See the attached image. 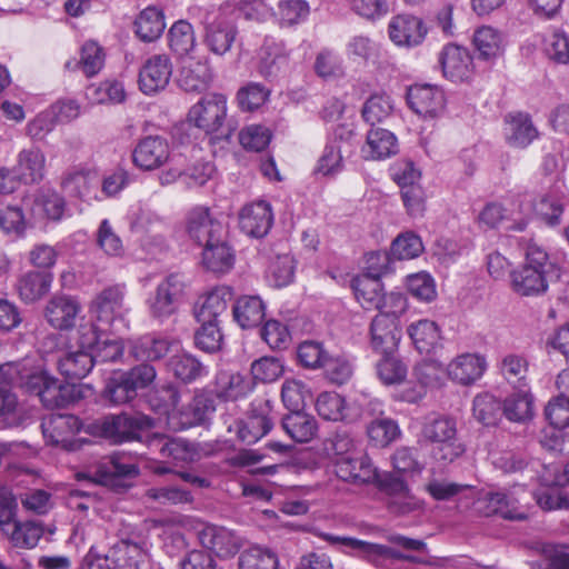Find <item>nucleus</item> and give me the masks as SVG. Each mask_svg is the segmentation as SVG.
Wrapping results in <instances>:
<instances>
[{
    "mask_svg": "<svg viewBox=\"0 0 569 569\" xmlns=\"http://www.w3.org/2000/svg\"><path fill=\"white\" fill-rule=\"evenodd\" d=\"M401 340L398 322L385 316H376L370 325V347L378 355L397 353Z\"/></svg>",
    "mask_w": 569,
    "mask_h": 569,
    "instance_id": "2eb2a0df",
    "label": "nucleus"
},
{
    "mask_svg": "<svg viewBox=\"0 0 569 569\" xmlns=\"http://www.w3.org/2000/svg\"><path fill=\"white\" fill-rule=\"evenodd\" d=\"M170 371L181 381L190 382L204 373V367L192 355L179 352L169 360Z\"/></svg>",
    "mask_w": 569,
    "mask_h": 569,
    "instance_id": "de8ad7c7",
    "label": "nucleus"
},
{
    "mask_svg": "<svg viewBox=\"0 0 569 569\" xmlns=\"http://www.w3.org/2000/svg\"><path fill=\"white\" fill-rule=\"evenodd\" d=\"M81 307L79 302L67 296L53 297L49 300L44 316L47 321L56 329L64 330L73 326Z\"/></svg>",
    "mask_w": 569,
    "mask_h": 569,
    "instance_id": "c85d7f7f",
    "label": "nucleus"
},
{
    "mask_svg": "<svg viewBox=\"0 0 569 569\" xmlns=\"http://www.w3.org/2000/svg\"><path fill=\"white\" fill-rule=\"evenodd\" d=\"M19 383L24 385L30 391L36 392L47 408L62 407L69 398L80 397L78 387L63 386L47 372H37L30 376H20Z\"/></svg>",
    "mask_w": 569,
    "mask_h": 569,
    "instance_id": "39448f33",
    "label": "nucleus"
},
{
    "mask_svg": "<svg viewBox=\"0 0 569 569\" xmlns=\"http://www.w3.org/2000/svg\"><path fill=\"white\" fill-rule=\"evenodd\" d=\"M392 110L391 98L387 94H372L363 104L362 117L371 126L383 121Z\"/></svg>",
    "mask_w": 569,
    "mask_h": 569,
    "instance_id": "0e129e2a",
    "label": "nucleus"
},
{
    "mask_svg": "<svg viewBox=\"0 0 569 569\" xmlns=\"http://www.w3.org/2000/svg\"><path fill=\"white\" fill-rule=\"evenodd\" d=\"M443 76L451 81H463L472 73V58L469 51L457 44L446 46L440 53Z\"/></svg>",
    "mask_w": 569,
    "mask_h": 569,
    "instance_id": "4be33fe9",
    "label": "nucleus"
},
{
    "mask_svg": "<svg viewBox=\"0 0 569 569\" xmlns=\"http://www.w3.org/2000/svg\"><path fill=\"white\" fill-rule=\"evenodd\" d=\"M407 335L420 353H429L437 347L441 330L436 321L419 319L407 327Z\"/></svg>",
    "mask_w": 569,
    "mask_h": 569,
    "instance_id": "2f4dec72",
    "label": "nucleus"
},
{
    "mask_svg": "<svg viewBox=\"0 0 569 569\" xmlns=\"http://www.w3.org/2000/svg\"><path fill=\"white\" fill-rule=\"evenodd\" d=\"M284 431L297 442H309L318 431L313 416L301 410L291 411L282 419Z\"/></svg>",
    "mask_w": 569,
    "mask_h": 569,
    "instance_id": "c9c22d12",
    "label": "nucleus"
},
{
    "mask_svg": "<svg viewBox=\"0 0 569 569\" xmlns=\"http://www.w3.org/2000/svg\"><path fill=\"white\" fill-rule=\"evenodd\" d=\"M232 296V290L228 286H218L201 295L194 306L197 321H219Z\"/></svg>",
    "mask_w": 569,
    "mask_h": 569,
    "instance_id": "aec40b11",
    "label": "nucleus"
},
{
    "mask_svg": "<svg viewBox=\"0 0 569 569\" xmlns=\"http://www.w3.org/2000/svg\"><path fill=\"white\" fill-rule=\"evenodd\" d=\"M347 153L342 150V146L336 141H328L322 154L320 156L317 166L316 173L323 177H333L342 171L343 169V154Z\"/></svg>",
    "mask_w": 569,
    "mask_h": 569,
    "instance_id": "603ef678",
    "label": "nucleus"
},
{
    "mask_svg": "<svg viewBox=\"0 0 569 569\" xmlns=\"http://www.w3.org/2000/svg\"><path fill=\"white\" fill-rule=\"evenodd\" d=\"M52 277L40 271H28L22 274L17 283L19 297L27 303L34 302L48 293Z\"/></svg>",
    "mask_w": 569,
    "mask_h": 569,
    "instance_id": "e433bc0d",
    "label": "nucleus"
},
{
    "mask_svg": "<svg viewBox=\"0 0 569 569\" xmlns=\"http://www.w3.org/2000/svg\"><path fill=\"white\" fill-rule=\"evenodd\" d=\"M169 47L178 57H186L197 46L196 33L191 23L186 20L176 21L168 32Z\"/></svg>",
    "mask_w": 569,
    "mask_h": 569,
    "instance_id": "79ce46f5",
    "label": "nucleus"
},
{
    "mask_svg": "<svg viewBox=\"0 0 569 569\" xmlns=\"http://www.w3.org/2000/svg\"><path fill=\"white\" fill-rule=\"evenodd\" d=\"M370 272L352 280V289L357 301L366 310H376L383 295V286L379 279L381 269L369 267Z\"/></svg>",
    "mask_w": 569,
    "mask_h": 569,
    "instance_id": "bb28decb",
    "label": "nucleus"
},
{
    "mask_svg": "<svg viewBox=\"0 0 569 569\" xmlns=\"http://www.w3.org/2000/svg\"><path fill=\"white\" fill-rule=\"evenodd\" d=\"M187 232L199 244H207L222 237L223 226L206 207L193 208L187 218Z\"/></svg>",
    "mask_w": 569,
    "mask_h": 569,
    "instance_id": "dca6fc26",
    "label": "nucleus"
},
{
    "mask_svg": "<svg viewBox=\"0 0 569 569\" xmlns=\"http://www.w3.org/2000/svg\"><path fill=\"white\" fill-rule=\"evenodd\" d=\"M367 435L375 446L386 447L399 437L400 429L392 419H375L367 427Z\"/></svg>",
    "mask_w": 569,
    "mask_h": 569,
    "instance_id": "13d9d810",
    "label": "nucleus"
},
{
    "mask_svg": "<svg viewBox=\"0 0 569 569\" xmlns=\"http://www.w3.org/2000/svg\"><path fill=\"white\" fill-rule=\"evenodd\" d=\"M272 429L271 420L266 416H252L237 425L238 438L252 445L260 440Z\"/></svg>",
    "mask_w": 569,
    "mask_h": 569,
    "instance_id": "6e6d98bb",
    "label": "nucleus"
},
{
    "mask_svg": "<svg viewBox=\"0 0 569 569\" xmlns=\"http://www.w3.org/2000/svg\"><path fill=\"white\" fill-rule=\"evenodd\" d=\"M502 410L497 398L489 392L478 393L472 401V416L482 425H495Z\"/></svg>",
    "mask_w": 569,
    "mask_h": 569,
    "instance_id": "864d4df0",
    "label": "nucleus"
},
{
    "mask_svg": "<svg viewBox=\"0 0 569 569\" xmlns=\"http://www.w3.org/2000/svg\"><path fill=\"white\" fill-rule=\"evenodd\" d=\"M502 415L511 422H526L535 415V398L527 383L510 392L503 400Z\"/></svg>",
    "mask_w": 569,
    "mask_h": 569,
    "instance_id": "b1692460",
    "label": "nucleus"
},
{
    "mask_svg": "<svg viewBox=\"0 0 569 569\" xmlns=\"http://www.w3.org/2000/svg\"><path fill=\"white\" fill-rule=\"evenodd\" d=\"M296 261L289 253L277 256L269 266L268 277L274 287L290 284L295 278Z\"/></svg>",
    "mask_w": 569,
    "mask_h": 569,
    "instance_id": "4d7b16f0",
    "label": "nucleus"
},
{
    "mask_svg": "<svg viewBox=\"0 0 569 569\" xmlns=\"http://www.w3.org/2000/svg\"><path fill=\"white\" fill-rule=\"evenodd\" d=\"M273 222L270 203L260 200L244 206L239 213L241 230L253 238L264 237Z\"/></svg>",
    "mask_w": 569,
    "mask_h": 569,
    "instance_id": "6ab92c4d",
    "label": "nucleus"
},
{
    "mask_svg": "<svg viewBox=\"0 0 569 569\" xmlns=\"http://www.w3.org/2000/svg\"><path fill=\"white\" fill-rule=\"evenodd\" d=\"M46 162L43 151L37 146H30L19 151L13 169L20 182L38 183L44 178Z\"/></svg>",
    "mask_w": 569,
    "mask_h": 569,
    "instance_id": "5701e85b",
    "label": "nucleus"
},
{
    "mask_svg": "<svg viewBox=\"0 0 569 569\" xmlns=\"http://www.w3.org/2000/svg\"><path fill=\"white\" fill-rule=\"evenodd\" d=\"M503 134L509 146L526 148L538 137V131L529 114L517 112L505 117Z\"/></svg>",
    "mask_w": 569,
    "mask_h": 569,
    "instance_id": "393cba45",
    "label": "nucleus"
},
{
    "mask_svg": "<svg viewBox=\"0 0 569 569\" xmlns=\"http://www.w3.org/2000/svg\"><path fill=\"white\" fill-rule=\"evenodd\" d=\"M399 150L397 137L383 128H372L367 133L361 152L367 160H385Z\"/></svg>",
    "mask_w": 569,
    "mask_h": 569,
    "instance_id": "cd10ccee",
    "label": "nucleus"
},
{
    "mask_svg": "<svg viewBox=\"0 0 569 569\" xmlns=\"http://www.w3.org/2000/svg\"><path fill=\"white\" fill-rule=\"evenodd\" d=\"M407 101L410 109L425 119H436L446 109L445 92L432 84H413L408 89Z\"/></svg>",
    "mask_w": 569,
    "mask_h": 569,
    "instance_id": "0eeeda50",
    "label": "nucleus"
},
{
    "mask_svg": "<svg viewBox=\"0 0 569 569\" xmlns=\"http://www.w3.org/2000/svg\"><path fill=\"white\" fill-rule=\"evenodd\" d=\"M147 423L144 417L121 413L103 417L96 422V428L103 438L118 443L137 439Z\"/></svg>",
    "mask_w": 569,
    "mask_h": 569,
    "instance_id": "6e6552de",
    "label": "nucleus"
},
{
    "mask_svg": "<svg viewBox=\"0 0 569 569\" xmlns=\"http://www.w3.org/2000/svg\"><path fill=\"white\" fill-rule=\"evenodd\" d=\"M456 421L449 417L427 420L418 436L420 447L429 448L430 457L447 466L466 452V446L458 439Z\"/></svg>",
    "mask_w": 569,
    "mask_h": 569,
    "instance_id": "f03ea898",
    "label": "nucleus"
},
{
    "mask_svg": "<svg viewBox=\"0 0 569 569\" xmlns=\"http://www.w3.org/2000/svg\"><path fill=\"white\" fill-rule=\"evenodd\" d=\"M98 183L97 171L87 168H73L67 171L61 180V187L67 193L81 199L89 198Z\"/></svg>",
    "mask_w": 569,
    "mask_h": 569,
    "instance_id": "7c9ffc66",
    "label": "nucleus"
},
{
    "mask_svg": "<svg viewBox=\"0 0 569 569\" xmlns=\"http://www.w3.org/2000/svg\"><path fill=\"white\" fill-rule=\"evenodd\" d=\"M388 33L396 46L412 48L425 41L428 28L420 17L402 13L391 18Z\"/></svg>",
    "mask_w": 569,
    "mask_h": 569,
    "instance_id": "1a4fd4ad",
    "label": "nucleus"
},
{
    "mask_svg": "<svg viewBox=\"0 0 569 569\" xmlns=\"http://www.w3.org/2000/svg\"><path fill=\"white\" fill-rule=\"evenodd\" d=\"M266 316V307L257 296H244L237 300L233 317L243 329L259 326Z\"/></svg>",
    "mask_w": 569,
    "mask_h": 569,
    "instance_id": "4c0bfd02",
    "label": "nucleus"
},
{
    "mask_svg": "<svg viewBox=\"0 0 569 569\" xmlns=\"http://www.w3.org/2000/svg\"><path fill=\"white\" fill-rule=\"evenodd\" d=\"M43 528L34 521L14 522L7 535L17 548H34L43 536Z\"/></svg>",
    "mask_w": 569,
    "mask_h": 569,
    "instance_id": "8fccbe9b",
    "label": "nucleus"
},
{
    "mask_svg": "<svg viewBox=\"0 0 569 569\" xmlns=\"http://www.w3.org/2000/svg\"><path fill=\"white\" fill-rule=\"evenodd\" d=\"M201 326L196 331L194 342L196 346L206 351H217L222 341V333L219 328V321H198Z\"/></svg>",
    "mask_w": 569,
    "mask_h": 569,
    "instance_id": "69168bd1",
    "label": "nucleus"
},
{
    "mask_svg": "<svg viewBox=\"0 0 569 569\" xmlns=\"http://www.w3.org/2000/svg\"><path fill=\"white\" fill-rule=\"evenodd\" d=\"M137 36L146 42L157 40L166 28L164 16L161 10L148 7L140 12L134 21Z\"/></svg>",
    "mask_w": 569,
    "mask_h": 569,
    "instance_id": "ea45409f",
    "label": "nucleus"
},
{
    "mask_svg": "<svg viewBox=\"0 0 569 569\" xmlns=\"http://www.w3.org/2000/svg\"><path fill=\"white\" fill-rule=\"evenodd\" d=\"M173 346L167 338L149 335L134 342L132 353L137 359L158 360L166 356Z\"/></svg>",
    "mask_w": 569,
    "mask_h": 569,
    "instance_id": "49530a36",
    "label": "nucleus"
},
{
    "mask_svg": "<svg viewBox=\"0 0 569 569\" xmlns=\"http://www.w3.org/2000/svg\"><path fill=\"white\" fill-rule=\"evenodd\" d=\"M345 53L349 61L365 66L375 62L379 58L380 46L368 36L356 34L347 41Z\"/></svg>",
    "mask_w": 569,
    "mask_h": 569,
    "instance_id": "58836bf2",
    "label": "nucleus"
},
{
    "mask_svg": "<svg viewBox=\"0 0 569 569\" xmlns=\"http://www.w3.org/2000/svg\"><path fill=\"white\" fill-rule=\"evenodd\" d=\"M104 62L106 51L98 42L89 40L83 43L78 66L86 77L91 78L98 74L104 67Z\"/></svg>",
    "mask_w": 569,
    "mask_h": 569,
    "instance_id": "3c124183",
    "label": "nucleus"
},
{
    "mask_svg": "<svg viewBox=\"0 0 569 569\" xmlns=\"http://www.w3.org/2000/svg\"><path fill=\"white\" fill-rule=\"evenodd\" d=\"M132 159L133 163L142 170H156L169 161L170 146L164 138L146 137L136 146Z\"/></svg>",
    "mask_w": 569,
    "mask_h": 569,
    "instance_id": "4468645a",
    "label": "nucleus"
},
{
    "mask_svg": "<svg viewBox=\"0 0 569 569\" xmlns=\"http://www.w3.org/2000/svg\"><path fill=\"white\" fill-rule=\"evenodd\" d=\"M557 277L556 264L549 260L545 249L529 243L525 263L510 273L511 288L521 297H538L547 292L549 282Z\"/></svg>",
    "mask_w": 569,
    "mask_h": 569,
    "instance_id": "f257e3e1",
    "label": "nucleus"
},
{
    "mask_svg": "<svg viewBox=\"0 0 569 569\" xmlns=\"http://www.w3.org/2000/svg\"><path fill=\"white\" fill-rule=\"evenodd\" d=\"M87 96L93 103H120L126 98L122 83L118 81H103L98 86H91Z\"/></svg>",
    "mask_w": 569,
    "mask_h": 569,
    "instance_id": "052dcab7",
    "label": "nucleus"
},
{
    "mask_svg": "<svg viewBox=\"0 0 569 569\" xmlns=\"http://www.w3.org/2000/svg\"><path fill=\"white\" fill-rule=\"evenodd\" d=\"M480 503H485V507H480V510L487 516L492 513H499L501 517L510 520H521L526 516L519 510V499L515 492L496 491L489 492L483 499L479 500Z\"/></svg>",
    "mask_w": 569,
    "mask_h": 569,
    "instance_id": "c756f323",
    "label": "nucleus"
},
{
    "mask_svg": "<svg viewBox=\"0 0 569 569\" xmlns=\"http://www.w3.org/2000/svg\"><path fill=\"white\" fill-rule=\"evenodd\" d=\"M199 541L203 548L222 559L233 557L242 546L241 538L233 531L216 525H206L199 531Z\"/></svg>",
    "mask_w": 569,
    "mask_h": 569,
    "instance_id": "f8f14e48",
    "label": "nucleus"
},
{
    "mask_svg": "<svg viewBox=\"0 0 569 569\" xmlns=\"http://www.w3.org/2000/svg\"><path fill=\"white\" fill-rule=\"evenodd\" d=\"M172 76V63L166 54H154L146 60L139 71V89L147 96L166 89Z\"/></svg>",
    "mask_w": 569,
    "mask_h": 569,
    "instance_id": "9d476101",
    "label": "nucleus"
},
{
    "mask_svg": "<svg viewBox=\"0 0 569 569\" xmlns=\"http://www.w3.org/2000/svg\"><path fill=\"white\" fill-rule=\"evenodd\" d=\"M111 562L117 569H143L149 560L146 543L137 538H120L110 546Z\"/></svg>",
    "mask_w": 569,
    "mask_h": 569,
    "instance_id": "ddd939ff",
    "label": "nucleus"
},
{
    "mask_svg": "<svg viewBox=\"0 0 569 569\" xmlns=\"http://www.w3.org/2000/svg\"><path fill=\"white\" fill-rule=\"evenodd\" d=\"M93 352L88 350L68 351L58 360V369L67 379L84 378L93 368Z\"/></svg>",
    "mask_w": 569,
    "mask_h": 569,
    "instance_id": "72a5a7b5",
    "label": "nucleus"
},
{
    "mask_svg": "<svg viewBox=\"0 0 569 569\" xmlns=\"http://www.w3.org/2000/svg\"><path fill=\"white\" fill-rule=\"evenodd\" d=\"M297 358L306 369H320L326 366L329 359V352L323 345L315 340H306L299 343L297 348Z\"/></svg>",
    "mask_w": 569,
    "mask_h": 569,
    "instance_id": "5fc2aeb1",
    "label": "nucleus"
},
{
    "mask_svg": "<svg viewBox=\"0 0 569 569\" xmlns=\"http://www.w3.org/2000/svg\"><path fill=\"white\" fill-rule=\"evenodd\" d=\"M422 251L423 244L420 237L411 231L399 234L391 246V254L398 260L417 258Z\"/></svg>",
    "mask_w": 569,
    "mask_h": 569,
    "instance_id": "bf43d9fd",
    "label": "nucleus"
},
{
    "mask_svg": "<svg viewBox=\"0 0 569 569\" xmlns=\"http://www.w3.org/2000/svg\"><path fill=\"white\" fill-rule=\"evenodd\" d=\"M473 44L483 59L499 57L505 48L502 34L489 26H482L475 31Z\"/></svg>",
    "mask_w": 569,
    "mask_h": 569,
    "instance_id": "37998d69",
    "label": "nucleus"
},
{
    "mask_svg": "<svg viewBox=\"0 0 569 569\" xmlns=\"http://www.w3.org/2000/svg\"><path fill=\"white\" fill-rule=\"evenodd\" d=\"M81 427L79 418L72 415H51L41 425L48 442L66 448L71 445L72 437L81 430Z\"/></svg>",
    "mask_w": 569,
    "mask_h": 569,
    "instance_id": "412c9836",
    "label": "nucleus"
},
{
    "mask_svg": "<svg viewBox=\"0 0 569 569\" xmlns=\"http://www.w3.org/2000/svg\"><path fill=\"white\" fill-rule=\"evenodd\" d=\"M376 363L377 376L386 386L400 385L407 378L408 368L397 353L380 355Z\"/></svg>",
    "mask_w": 569,
    "mask_h": 569,
    "instance_id": "c03bdc74",
    "label": "nucleus"
},
{
    "mask_svg": "<svg viewBox=\"0 0 569 569\" xmlns=\"http://www.w3.org/2000/svg\"><path fill=\"white\" fill-rule=\"evenodd\" d=\"M335 472L341 480L355 485L373 483L379 477L377 468L363 451L337 462Z\"/></svg>",
    "mask_w": 569,
    "mask_h": 569,
    "instance_id": "a211bd4d",
    "label": "nucleus"
},
{
    "mask_svg": "<svg viewBox=\"0 0 569 569\" xmlns=\"http://www.w3.org/2000/svg\"><path fill=\"white\" fill-rule=\"evenodd\" d=\"M407 288L415 298L423 302H430L437 297L435 280L427 272L408 276Z\"/></svg>",
    "mask_w": 569,
    "mask_h": 569,
    "instance_id": "338daca9",
    "label": "nucleus"
},
{
    "mask_svg": "<svg viewBox=\"0 0 569 569\" xmlns=\"http://www.w3.org/2000/svg\"><path fill=\"white\" fill-rule=\"evenodd\" d=\"M31 210L37 218L59 221L63 217L66 201L56 190L41 189L33 197Z\"/></svg>",
    "mask_w": 569,
    "mask_h": 569,
    "instance_id": "473e14b6",
    "label": "nucleus"
},
{
    "mask_svg": "<svg viewBox=\"0 0 569 569\" xmlns=\"http://www.w3.org/2000/svg\"><path fill=\"white\" fill-rule=\"evenodd\" d=\"M213 72L207 58L191 60L181 67L178 83L187 92L200 93L212 83Z\"/></svg>",
    "mask_w": 569,
    "mask_h": 569,
    "instance_id": "a878e982",
    "label": "nucleus"
},
{
    "mask_svg": "<svg viewBox=\"0 0 569 569\" xmlns=\"http://www.w3.org/2000/svg\"><path fill=\"white\" fill-rule=\"evenodd\" d=\"M187 284L180 273L166 276L147 299L150 316L164 321L176 315L186 297Z\"/></svg>",
    "mask_w": 569,
    "mask_h": 569,
    "instance_id": "20e7f679",
    "label": "nucleus"
},
{
    "mask_svg": "<svg viewBox=\"0 0 569 569\" xmlns=\"http://www.w3.org/2000/svg\"><path fill=\"white\" fill-rule=\"evenodd\" d=\"M126 290L123 286H112L103 289L91 301L89 312L91 319L102 325L110 332H120L128 329L124 308Z\"/></svg>",
    "mask_w": 569,
    "mask_h": 569,
    "instance_id": "7ed1b4c3",
    "label": "nucleus"
},
{
    "mask_svg": "<svg viewBox=\"0 0 569 569\" xmlns=\"http://www.w3.org/2000/svg\"><path fill=\"white\" fill-rule=\"evenodd\" d=\"M227 117V97L222 93H208L194 103L188 120L206 133L217 132Z\"/></svg>",
    "mask_w": 569,
    "mask_h": 569,
    "instance_id": "423d86ee",
    "label": "nucleus"
},
{
    "mask_svg": "<svg viewBox=\"0 0 569 569\" xmlns=\"http://www.w3.org/2000/svg\"><path fill=\"white\" fill-rule=\"evenodd\" d=\"M103 396L114 405L131 401L137 393L122 372H116L107 382Z\"/></svg>",
    "mask_w": 569,
    "mask_h": 569,
    "instance_id": "680f3d73",
    "label": "nucleus"
},
{
    "mask_svg": "<svg viewBox=\"0 0 569 569\" xmlns=\"http://www.w3.org/2000/svg\"><path fill=\"white\" fill-rule=\"evenodd\" d=\"M546 54L552 61L569 63V37L562 31H553L545 39Z\"/></svg>",
    "mask_w": 569,
    "mask_h": 569,
    "instance_id": "774afa93",
    "label": "nucleus"
},
{
    "mask_svg": "<svg viewBox=\"0 0 569 569\" xmlns=\"http://www.w3.org/2000/svg\"><path fill=\"white\" fill-rule=\"evenodd\" d=\"M316 409L326 420L341 421L349 418L346 400L337 392H321L317 398Z\"/></svg>",
    "mask_w": 569,
    "mask_h": 569,
    "instance_id": "a18cd8bd",
    "label": "nucleus"
},
{
    "mask_svg": "<svg viewBox=\"0 0 569 569\" xmlns=\"http://www.w3.org/2000/svg\"><path fill=\"white\" fill-rule=\"evenodd\" d=\"M238 565L239 569H277L278 557L268 548L253 546L240 553Z\"/></svg>",
    "mask_w": 569,
    "mask_h": 569,
    "instance_id": "09e8293b",
    "label": "nucleus"
},
{
    "mask_svg": "<svg viewBox=\"0 0 569 569\" xmlns=\"http://www.w3.org/2000/svg\"><path fill=\"white\" fill-rule=\"evenodd\" d=\"M236 39V30L227 22H212L206 28L204 43L208 49L218 56L228 52Z\"/></svg>",
    "mask_w": 569,
    "mask_h": 569,
    "instance_id": "a19ab883",
    "label": "nucleus"
},
{
    "mask_svg": "<svg viewBox=\"0 0 569 569\" xmlns=\"http://www.w3.org/2000/svg\"><path fill=\"white\" fill-rule=\"evenodd\" d=\"M325 449L335 467L343 458H350L361 451L357 448L355 440L347 433H337L326 442Z\"/></svg>",
    "mask_w": 569,
    "mask_h": 569,
    "instance_id": "e2e57ef3",
    "label": "nucleus"
},
{
    "mask_svg": "<svg viewBox=\"0 0 569 569\" xmlns=\"http://www.w3.org/2000/svg\"><path fill=\"white\" fill-rule=\"evenodd\" d=\"M202 263L212 272L226 273L233 267L234 254L221 237L216 241L204 244Z\"/></svg>",
    "mask_w": 569,
    "mask_h": 569,
    "instance_id": "f704fd0d",
    "label": "nucleus"
},
{
    "mask_svg": "<svg viewBox=\"0 0 569 569\" xmlns=\"http://www.w3.org/2000/svg\"><path fill=\"white\" fill-rule=\"evenodd\" d=\"M258 71L273 79L284 73L289 68V51L282 41L267 38L258 53Z\"/></svg>",
    "mask_w": 569,
    "mask_h": 569,
    "instance_id": "f3484780",
    "label": "nucleus"
},
{
    "mask_svg": "<svg viewBox=\"0 0 569 569\" xmlns=\"http://www.w3.org/2000/svg\"><path fill=\"white\" fill-rule=\"evenodd\" d=\"M486 370V357L477 352L457 355L446 366L448 378L461 386L475 383L483 376Z\"/></svg>",
    "mask_w": 569,
    "mask_h": 569,
    "instance_id": "9b49d317",
    "label": "nucleus"
}]
</instances>
